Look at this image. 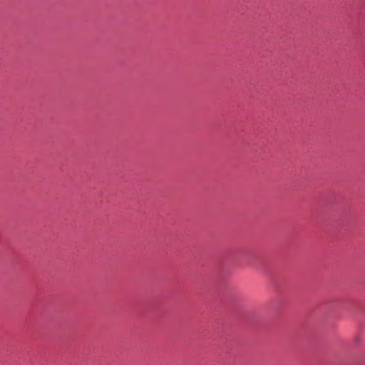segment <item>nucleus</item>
<instances>
[{
	"label": "nucleus",
	"instance_id": "f257e3e1",
	"mask_svg": "<svg viewBox=\"0 0 365 365\" xmlns=\"http://www.w3.org/2000/svg\"><path fill=\"white\" fill-rule=\"evenodd\" d=\"M356 343H359V338H356Z\"/></svg>",
	"mask_w": 365,
	"mask_h": 365
}]
</instances>
